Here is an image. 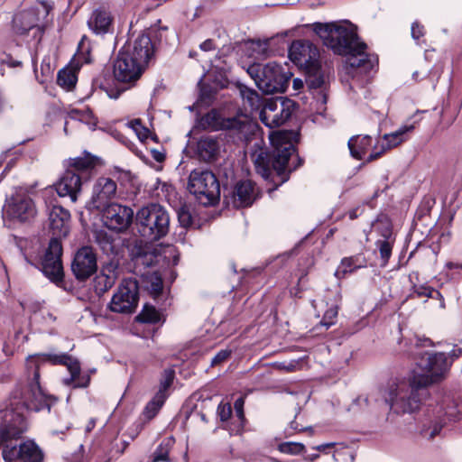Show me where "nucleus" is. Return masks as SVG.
Wrapping results in <instances>:
<instances>
[{
    "mask_svg": "<svg viewBox=\"0 0 462 462\" xmlns=\"http://www.w3.org/2000/svg\"><path fill=\"white\" fill-rule=\"evenodd\" d=\"M256 196V189L252 181L238 182L234 191V204L237 208L248 207L253 204Z\"/></svg>",
    "mask_w": 462,
    "mask_h": 462,
    "instance_id": "obj_25",
    "label": "nucleus"
},
{
    "mask_svg": "<svg viewBox=\"0 0 462 462\" xmlns=\"http://www.w3.org/2000/svg\"><path fill=\"white\" fill-rule=\"evenodd\" d=\"M178 220L181 226L188 227L192 224V215L190 209L187 206H181L178 211Z\"/></svg>",
    "mask_w": 462,
    "mask_h": 462,
    "instance_id": "obj_41",
    "label": "nucleus"
},
{
    "mask_svg": "<svg viewBox=\"0 0 462 462\" xmlns=\"http://www.w3.org/2000/svg\"><path fill=\"white\" fill-rule=\"evenodd\" d=\"M18 458L22 462H42L43 454L33 441H25L19 446Z\"/></svg>",
    "mask_w": 462,
    "mask_h": 462,
    "instance_id": "obj_27",
    "label": "nucleus"
},
{
    "mask_svg": "<svg viewBox=\"0 0 462 462\" xmlns=\"http://www.w3.org/2000/svg\"><path fill=\"white\" fill-rule=\"evenodd\" d=\"M116 279V266L109 264L104 267L100 274L96 277V288L101 292H106L114 286Z\"/></svg>",
    "mask_w": 462,
    "mask_h": 462,
    "instance_id": "obj_28",
    "label": "nucleus"
},
{
    "mask_svg": "<svg viewBox=\"0 0 462 462\" xmlns=\"http://www.w3.org/2000/svg\"><path fill=\"white\" fill-rule=\"evenodd\" d=\"M137 319L143 323H157L160 320V314L154 307L144 306Z\"/></svg>",
    "mask_w": 462,
    "mask_h": 462,
    "instance_id": "obj_38",
    "label": "nucleus"
},
{
    "mask_svg": "<svg viewBox=\"0 0 462 462\" xmlns=\"http://www.w3.org/2000/svg\"><path fill=\"white\" fill-rule=\"evenodd\" d=\"M145 69L144 65L122 50L114 63V76L120 82L134 84L141 78Z\"/></svg>",
    "mask_w": 462,
    "mask_h": 462,
    "instance_id": "obj_13",
    "label": "nucleus"
},
{
    "mask_svg": "<svg viewBox=\"0 0 462 462\" xmlns=\"http://www.w3.org/2000/svg\"><path fill=\"white\" fill-rule=\"evenodd\" d=\"M217 414L222 421H226L232 414V408L229 403H220L217 407Z\"/></svg>",
    "mask_w": 462,
    "mask_h": 462,
    "instance_id": "obj_45",
    "label": "nucleus"
},
{
    "mask_svg": "<svg viewBox=\"0 0 462 462\" xmlns=\"http://www.w3.org/2000/svg\"><path fill=\"white\" fill-rule=\"evenodd\" d=\"M5 207L6 217L22 223L31 221L37 214L32 199L22 189L11 196Z\"/></svg>",
    "mask_w": 462,
    "mask_h": 462,
    "instance_id": "obj_12",
    "label": "nucleus"
},
{
    "mask_svg": "<svg viewBox=\"0 0 462 462\" xmlns=\"http://www.w3.org/2000/svg\"><path fill=\"white\" fill-rule=\"evenodd\" d=\"M102 209L105 225L109 229L122 232L130 226L134 217V211L131 208L117 203H110Z\"/></svg>",
    "mask_w": 462,
    "mask_h": 462,
    "instance_id": "obj_16",
    "label": "nucleus"
},
{
    "mask_svg": "<svg viewBox=\"0 0 462 462\" xmlns=\"http://www.w3.org/2000/svg\"><path fill=\"white\" fill-rule=\"evenodd\" d=\"M296 134L293 131H275L270 134V141L273 148L272 155L261 150L252 154L255 171L264 180H268L274 171L282 182L287 180V165L290 157L295 152L293 141Z\"/></svg>",
    "mask_w": 462,
    "mask_h": 462,
    "instance_id": "obj_4",
    "label": "nucleus"
},
{
    "mask_svg": "<svg viewBox=\"0 0 462 462\" xmlns=\"http://www.w3.org/2000/svg\"><path fill=\"white\" fill-rule=\"evenodd\" d=\"M290 59L298 66L307 69L319 65V52L309 41H295L289 49Z\"/></svg>",
    "mask_w": 462,
    "mask_h": 462,
    "instance_id": "obj_17",
    "label": "nucleus"
},
{
    "mask_svg": "<svg viewBox=\"0 0 462 462\" xmlns=\"http://www.w3.org/2000/svg\"><path fill=\"white\" fill-rule=\"evenodd\" d=\"M116 189L117 185L114 180L105 177L97 179L92 188L90 207L97 210L106 207L116 198Z\"/></svg>",
    "mask_w": 462,
    "mask_h": 462,
    "instance_id": "obj_19",
    "label": "nucleus"
},
{
    "mask_svg": "<svg viewBox=\"0 0 462 462\" xmlns=\"http://www.w3.org/2000/svg\"><path fill=\"white\" fill-rule=\"evenodd\" d=\"M71 270L79 281H85L97 270V256L89 246L81 247L75 254Z\"/></svg>",
    "mask_w": 462,
    "mask_h": 462,
    "instance_id": "obj_18",
    "label": "nucleus"
},
{
    "mask_svg": "<svg viewBox=\"0 0 462 462\" xmlns=\"http://www.w3.org/2000/svg\"><path fill=\"white\" fill-rule=\"evenodd\" d=\"M442 429V423L437 420L428 419L422 423L421 434L427 439H433Z\"/></svg>",
    "mask_w": 462,
    "mask_h": 462,
    "instance_id": "obj_36",
    "label": "nucleus"
},
{
    "mask_svg": "<svg viewBox=\"0 0 462 462\" xmlns=\"http://www.w3.org/2000/svg\"><path fill=\"white\" fill-rule=\"evenodd\" d=\"M139 293L137 282L132 279L125 280L113 295L109 309L116 313L131 314L138 303Z\"/></svg>",
    "mask_w": 462,
    "mask_h": 462,
    "instance_id": "obj_11",
    "label": "nucleus"
},
{
    "mask_svg": "<svg viewBox=\"0 0 462 462\" xmlns=\"http://www.w3.org/2000/svg\"><path fill=\"white\" fill-rule=\"evenodd\" d=\"M151 289L153 294L159 295L162 291V281L161 278H155L151 284Z\"/></svg>",
    "mask_w": 462,
    "mask_h": 462,
    "instance_id": "obj_54",
    "label": "nucleus"
},
{
    "mask_svg": "<svg viewBox=\"0 0 462 462\" xmlns=\"http://www.w3.org/2000/svg\"><path fill=\"white\" fill-rule=\"evenodd\" d=\"M231 355V351L225 349L219 351L211 360V365H217L226 361Z\"/></svg>",
    "mask_w": 462,
    "mask_h": 462,
    "instance_id": "obj_47",
    "label": "nucleus"
},
{
    "mask_svg": "<svg viewBox=\"0 0 462 462\" xmlns=\"http://www.w3.org/2000/svg\"><path fill=\"white\" fill-rule=\"evenodd\" d=\"M278 450L288 455H299L304 450V445L300 442H283L278 445Z\"/></svg>",
    "mask_w": 462,
    "mask_h": 462,
    "instance_id": "obj_39",
    "label": "nucleus"
},
{
    "mask_svg": "<svg viewBox=\"0 0 462 462\" xmlns=\"http://www.w3.org/2000/svg\"><path fill=\"white\" fill-rule=\"evenodd\" d=\"M154 50V43L152 42L151 36L145 32L138 35L133 43L123 48L125 52L129 53L145 67L153 56Z\"/></svg>",
    "mask_w": 462,
    "mask_h": 462,
    "instance_id": "obj_21",
    "label": "nucleus"
},
{
    "mask_svg": "<svg viewBox=\"0 0 462 462\" xmlns=\"http://www.w3.org/2000/svg\"><path fill=\"white\" fill-rule=\"evenodd\" d=\"M136 223L142 236L158 240L169 232L170 216L162 206L152 203L138 210Z\"/></svg>",
    "mask_w": 462,
    "mask_h": 462,
    "instance_id": "obj_6",
    "label": "nucleus"
},
{
    "mask_svg": "<svg viewBox=\"0 0 462 462\" xmlns=\"http://www.w3.org/2000/svg\"><path fill=\"white\" fill-rule=\"evenodd\" d=\"M416 293L419 296H426L429 298H433L434 295H439V292L438 291H435L432 288L430 287H420L417 289Z\"/></svg>",
    "mask_w": 462,
    "mask_h": 462,
    "instance_id": "obj_52",
    "label": "nucleus"
},
{
    "mask_svg": "<svg viewBox=\"0 0 462 462\" xmlns=\"http://www.w3.org/2000/svg\"><path fill=\"white\" fill-rule=\"evenodd\" d=\"M188 189L197 200L204 205H214L220 198V185L215 174L204 168L190 171Z\"/></svg>",
    "mask_w": 462,
    "mask_h": 462,
    "instance_id": "obj_8",
    "label": "nucleus"
},
{
    "mask_svg": "<svg viewBox=\"0 0 462 462\" xmlns=\"http://www.w3.org/2000/svg\"><path fill=\"white\" fill-rule=\"evenodd\" d=\"M97 242L99 243L101 248L105 252L111 251L113 248L112 243L109 240V238L106 236V235H99L97 236Z\"/></svg>",
    "mask_w": 462,
    "mask_h": 462,
    "instance_id": "obj_50",
    "label": "nucleus"
},
{
    "mask_svg": "<svg viewBox=\"0 0 462 462\" xmlns=\"http://www.w3.org/2000/svg\"><path fill=\"white\" fill-rule=\"evenodd\" d=\"M129 124L130 126L134 130V132L138 135L139 139L143 141L147 138L149 130L142 125L141 121L139 119H134L131 121Z\"/></svg>",
    "mask_w": 462,
    "mask_h": 462,
    "instance_id": "obj_44",
    "label": "nucleus"
},
{
    "mask_svg": "<svg viewBox=\"0 0 462 462\" xmlns=\"http://www.w3.org/2000/svg\"><path fill=\"white\" fill-rule=\"evenodd\" d=\"M275 367L279 370H282L285 372H293L297 370V367L299 365V362L295 360H291L289 362H278L275 365Z\"/></svg>",
    "mask_w": 462,
    "mask_h": 462,
    "instance_id": "obj_46",
    "label": "nucleus"
},
{
    "mask_svg": "<svg viewBox=\"0 0 462 462\" xmlns=\"http://www.w3.org/2000/svg\"><path fill=\"white\" fill-rule=\"evenodd\" d=\"M50 362L53 365H66L70 377L65 378L63 383L66 385L73 384V388H86L90 382L88 374L80 375V365L77 359L66 354H37L30 356L26 360V369L32 378L26 383L25 392L23 388L14 392V397L22 400L23 403L35 411L44 408L50 410L51 405L56 399L51 395H47L40 385L39 368L42 363Z\"/></svg>",
    "mask_w": 462,
    "mask_h": 462,
    "instance_id": "obj_1",
    "label": "nucleus"
},
{
    "mask_svg": "<svg viewBox=\"0 0 462 462\" xmlns=\"http://www.w3.org/2000/svg\"><path fill=\"white\" fill-rule=\"evenodd\" d=\"M95 167L94 159L91 157H78L71 161L70 169L81 176H88V180L91 177V172Z\"/></svg>",
    "mask_w": 462,
    "mask_h": 462,
    "instance_id": "obj_32",
    "label": "nucleus"
},
{
    "mask_svg": "<svg viewBox=\"0 0 462 462\" xmlns=\"http://www.w3.org/2000/svg\"><path fill=\"white\" fill-rule=\"evenodd\" d=\"M152 157L154 161H156L158 162H162L165 160L164 152L158 151V150L152 151Z\"/></svg>",
    "mask_w": 462,
    "mask_h": 462,
    "instance_id": "obj_55",
    "label": "nucleus"
},
{
    "mask_svg": "<svg viewBox=\"0 0 462 462\" xmlns=\"http://www.w3.org/2000/svg\"><path fill=\"white\" fill-rule=\"evenodd\" d=\"M215 48L212 40H206L200 44V49L204 51H211Z\"/></svg>",
    "mask_w": 462,
    "mask_h": 462,
    "instance_id": "obj_56",
    "label": "nucleus"
},
{
    "mask_svg": "<svg viewBox=\"0 0 462 462\" xmlns=\"http://www.w3.org/2000/svg\"><path fill=\"white\" fill-rule=\"evenodd\" d=\"M219 150L218 143L213 137H203L198 142L197 152L199 158L208 162L213 160Z\"/></svg>",
    "mask_w": 462,
    "mask_h": 462,
    "instance_id": "obj_29",
    "label": "nucleus"
},
{
    "mask_svg": "<svg viewBox=\"0 0 462 462\" xmlns=\"http://www.w3.org/2000/svg\"><path fill=\"white\" fill-rule=\"evenodd\" d=\"M306 70V84L310 88L316 89L324 84V77L320 70V64L316 68H309Z\"/></svg>",
    "mask_w": 462,
    "mask_h": 462,
    "instance_id": "obj_33",
    "label": "nucleus"
},
{
    "mask_svg": "<svg viewBox=\"0 0 462 462\" xmlns=\"http://www.w3.org/2000/svg\"><path fill=\"white\" fill-rule=\"evenodd\" d=\"M321 448H323V446H319V447H318V449H319V450H320Z\"/></svg>",
    "mask_w": 462,
    "mask_h": 462,
    "instance_id": "obj_64",
    "label": "nucleus"
},
{
    "mask_svg": "<svg viewBox=\"0 0 462 462\" xmlns=\"http://www.w3.org/2000/svg\"><path fill=\"white\" fill-rule=\"evenodd\" d=\"M173 379H174V371L165 370L163 373V378L160 383V389L157 392V393H162L165 400L167 398L166 392L169 389V387L171 385Z\"/></svg>",
    "mask_w": 462,
    "mask_h": 462,
    "instance_id": "obj_40",
    "label": "nucleus"
},
{
    "mask_svg": "<svg viewBox=\"0 0 462 462\" xmlns=\"http://www.w3.org/2000/svg\"><path fill=\"white\" fill-rule=\"evenodd\" d=\"M50 227L53 235L66 236L69 231L70 214L60 206H53L49 214Z\"/></svg>",
    "mask_w": 462,
    "mask_h": 462,
    "instance_id": "obj_23",
    "label": "nucleus"
},
{
    "mask_svg": "<svg viewBox=\"0 0 462 462\" xmlns=\"http://www.w3.org/2000/svg\"><path fill=\"white\" fill-rule=\"evenodd\" d=\"M293 105L291 100H276L267 103L260 113V118L270 128L280 126L291 116Z\"/></svg>",
    "mask_w": 462,
    "mask_h": 462,
    "instance_id": "obj_15",
    "label": "nucleus"
},
{
    "mask_svg": "<svg viewBox=\"0 0 462 462\" xmlns=\"http://www.w3.org/2000/svg\"><path fill=\"white\" fill-rule=\"evenodd\" d=\"M51 5L46 1H39L27 10L16 14L13 19V30L17 35H26L29 31L37 29L42 31V22L51 10Z\"/></svg>",
    "mask_w": 462,
    "mask_h": 462,
    "instance_id": "obj_10",
    "label": "nucleus"
},
{
    "mask_svg": "<svg viewBox=\"0 0 462 462\" xmlns=\"http://www.w3.org/2000/svg\"><path fill=\"white\" fill-rule=\"evenodd\" d=\"M340 268L344 273L348 272L351 273L356 268V265L354 264V259L351 257L343 259Z\"/></svg>",
    "mask_w": 462,
    "mask_h": 462,
    "instance_id": "obj_53",
    "label": "nucleus"
},
{
    "mask_svg": "<svg viewBox=\"0 0 462 462\" xmlns=\"http://www.w3.org/2000/svg\"><path fill=\"white\" fill-rule=\"evenodd\" d=\"M357 209H353L349 212V217L350 219H356L357 217Z\"/></svg>",
    "mask_w": 462,
    "mask_h": 462,
    "instance_id": "obj_60",
    "label": "nucleus"
},
{
    "mask_svg": "<svg viewBox=\"0 0 462 462\" xmlns=\"http://www.w3.org/2000/svg\"><path fill=\"white\" fill-rule=\"evenodd\" d=\"M20 388H23L25 392L26 383L24 385H18L12 393V399L14 401L12 405H15L16 407L6 409L1 411V418L3 422L0 425V439L2 441L16 439L20 438L27 429L25 419L23 414L18 411H14V410H18L19 405H22L28 410L33 411L32 409H30L24 405L22 400L14 397V392Z\"/></svg>",
    "mask_w": 462,
    "mask_h": 462,
    "instance_id": "obj_9",
    "label": "nucleus"
},
{
    "mask_svg": "<svg viewBox=\"0 0 462 462\" xmlns=\"http://www.w3.org/2000/svg\"><path fill=\"white\" fill-rule=\"evenodd\" d=\"M414 129V125H402L395 132L386 134L383 137V143L381 144V151L372 152L366 159L367 162H372L381 156V154L386 151L393 149L405 141V134L411 132Z\"/></svg>",
    "mask_w": 462,
    "mask_h": 462,
    "instance_id": "obj_24",
    "label": "nucleus"
},
{
    "mask_svg": "<svg viewBox=\"0 0 462 462\" xmlns=\"http://www.w3.org/2000/svg\"><path fill=\"white\" fill-rule=\"evenodd\" d=\"M373 140L369 135H357L348 141L350 153L356 159H363L367 150L371 147Z\"/></svg>",
    "mask_w": 462,
    "mask_h": 462,
    "instance_id": "obj_30",
    "label": "nucleus"
},
{
    "mask_svg": "<svg viewBox=\"0 0 462 462\" xmlns=\"http://www.w3.org/2000/svg\"><path fill=\"white\" fill-rule=\"evenodd\" d=\"M270 39L263 41L250 40L245 43V51L250 57L264 59L269 52Z\"/></svg>",
    "mask_w": 462,
    "mask_h": 462,
    "instance_id": "obj_31",
    "label": "nucleus"
},
{
    "mask_svg": "<svg viewBox=\"0 0 462 462\" xmlns=\"http://www.w3.org/2000/svg\"><path fill=\"white\" fill-rule=\"evenodd\" d=\"M238 88L245 112L226 117L219 112L212 110L202 118V122L214 130H226L239 140L247 141L258 128L257 123L253 120L249 113L260 108L261 97L255 90L246 86L239 85Z\"/></svg>",
    "mask_w": 462,
    "mask_h": 462,
    "instance_id": "obj_3",
    "label": "nucleus"
},
{
    "mask_svg": "<svg viewBox=\"0 0 462 462\" xmlns=\"http://www.w3.org/2000/svg\"><path fill=\"white\" fill-rule=\"evenodd\" d=\"M95 425H96V421H95V420H94V419H91V420L88 422V424H87V426H86V431H87V432H90V431L95 428Z\"/></svg>",
    "mask_w": 462,
    "mask_h": 462,
    "instance_id": "obj_59",
    "label": "nucleus"
},
{
    "mask_svg": "<svg viewBox=\"0 0 462 462\" xmlns=\"http://www.w3.org/2000/svg\"><path fill=\"white\" fill-rule=\"evenodd\" d=\"M247 72L258 88L265 94L284 92L291 78V73L283 71L282 67L276 62L253 64L249 66Z\"/></svg>",
    "mask_w": 462,
    "mask_h": 462,
    "instance_id": "obj_7",
    "label": "nucleus"
},
{
    "mask_svg": "<svg viewBox=\"0 0 462 462\" xmlns=\"http://www.w3.org/2000/svg\"><path fill=\"white\" fill-rule=\"evenodd\" d=\"M87 180L88 176L67 170L55 184V189L60 197H69L75 203L81 193L83 183Z\"/></svg>",
    "mask_w": 462,
    "mask_h": 462,
    "instance_id": "obj_20",
    "label": "nucleus"
},
{
    "mask_svg": "<svg viewBox=\"0 0 462 462\" xmlns=\"http://www.w3.org/2000/svg\"><path fill=\"white\" fill-rule=\"evenodd\" d=\"M85 40H86V37L84 36V37L81 39L80 42H79V47L83 46V44H84V41H85Z\"/></svg>",
    "mask_w": 462,
    "mask_h": 462,
    "instance_id": "obj_62",
    "label": "nucleus"
},
{
    "mask_svg": "<svg viewBox=\"0 0 462 462\" xmlns=\"http://www.w3.org/2000/svg\"><path fill=\"white\" fill-rule=\"evenodd\" d=\"M380 255L383 260V264L385 265L392 254V245L386 240H380L377 242Z\"/></svg>",
    "mask_w": 462,
    "mask_h": 462,
    "instance_id": "obj_43",
    "label": "nucleus"
},
{
    "mask_svg": "<svg viewBox=\"0 0 462 462\" xmlns=\"http://www.w3.org/2000/svg\"><path fill=\"white\" fill-rule=\"evenodd\" d=\"M17 453H18V448L16 447H14L10 449H8V448L6 447L3 450V457L5 461H11V460L18 458Z\"/></svg>",
    "mask_w": 462,
    "mask_h": 462,
    "instance_id": "obj_51",
    "label": "nucleus"
},
{
    "mask_svg": "<svg viewBox=\"0 0 462 462\" xmlns=\"http://www.w3.org/2000/svg\"><path fill=\"white\" fill-rule=\"evenodd\" d=\"M424 35V28L418 22H414L411 25V37L414 40H419Z\"/></svg>",
    "mask_w": 462,
    "mask_h": 462,
    "instance_id": "obj_49",
    "label": "nucleus"
},
{
    "mask_svg": "<svg viewBox=\"0 0 462 462\" xmlns=\"http://www.w3.org/2000/svg\"><path fill=\"white\" fill-rule=\"evenodd\" d=\"M57 82L61 88L70 90L77 82L76 73L71 69H62L58 73Z\"/></svg>",
    "mask_w": 462,
    "mask_h": 462,
    "instance_id": "obj_35",
    "label": "nucleus"
},
{
    "mask_svg": "<svg viewBox=\"0 0 462 462\" xmlns=\"http://www.w3.org/2000/svg\"><path fill=\"white\" fill-rule=\"evenodd\" d=\"M174 443L173 438L163 439L153 452L151 462H165L169 460V452Z\"/></svg>",
    "mask_w": 462,
    "mask_h": 462,
    "instance_id": "obj_34",
    "label": "nucleus"
},
{
    "mask_svg": "<svg viewBox=\"0 0 462 462\" xmlns=\"http://www.w3.org/2000/svg\"><path fill=\"white\" fill-rule=\"evenodd\" d=\"M402 387L410 388L411 387V379L409 380L408 383H399V384H396V385L393 386L390 389L388 401L390 402L391 409L393 410V411L397 412V413L413 412L414 411H416L419 408L420 403L421 402V398L426 395V392H427L426 388H424V389H416L412 393V394L403 398L401 401V402H403L404 404H409L411 401H413L414 397L417 399L418 402H417V405L415 407L411 408V410H407V411L403 410L402 411L401 408H398V404H397L399 397H400L399 392H400V389L402 388Z\"/></svg>",
    "mask_w": 462,
    "mask_h": 462,
    "instance_id": "obj_22",
    "label": "nucleus"
},
{
    "mask_svg": "<svg viewBox=\"0 0 462 462\" xmlns=\"http://www.w3.org/2000/svg\"><path fill=\"white\" fill-rule=\"evenodd\" d=\"M61 254L60 241L57 237L51 239L42 262V271L46 277L55 283L62 282L64 275L60 259Z\"/></svg>",
    "mask_w": 462,
    "mask_h": 462,
    "instance_id": "obj_14",
    "label": "nucleus"
},
{
    "mask_svg": "<svg viewBox=\"0 0 462 462\" xmlns=\"http://www.w3.org/2000/svg\"><path fill=\"white\" fill-rule=\"evenodd\" d=\"M112 24V17L105 9H97L93 12L88 25L97 34L106 33Z\"/></svg>",
    "mask_w": 462,
    "mask_h": 462,
    "instance_id": "obj_26",
    "label": "nucleus"
},
{
    "mask_svg": "<svg viewBox=\"0 0 462 462\" xmlns=\"http://www.w3.org/2000/svg\"><path fill=\"white\" fill-rule=\"evenodd\" d=\"M165 402L162 393H156L151 402L146 405L143 414L146 418L152 419Z\"/></svg>",
    "mask_w": 462,
    "mask_h": 462,
    "instance_id": "obj_37",
    "label": "nucleus"
},
{
    "mask_svg": "<svg viewBox=\"0 0 462 462\" xmlns=\"http://www.w3.org/2000/svg\"><path fill=\"white\" fill-rule=\"evenodd\" d=\"M418 356L416 364L425 372L424 374H415L411 377V387H402L399 392L398 408L402 411L411 410L417 405V399L414 397L409 404H404L401 401L406 396H410L416 389H424L432 383L441 381L448 373L451 361L445 353L435 352H416Z\"/></svg>",
    "mask_w": 462,
    "mask_h": 462,
    "instance_id": "obj_5",
    "label": "nucleus"
},
{
    "mask_svg": "<svg viewBox=\"0 0 462 462\" xmlns=\"http://www.w3.org/2000/svg\"><path fill=\"white\" fill-rule=\"evenodd\" d=\"M357 403H366L367 402V399L366 398H363V397H359L356 399V401Z\"/></svg>",
    "mask_w": 462,
    "mask_h": 462,
    "instance_id": "obj_61",
    "label": "nucleus"
},
{
    "mask_svg": "<svg viewBox=\"0 0 462 462\" xmlns=\"http://www.w3.org/2000/svg\"><path fill=\"white\" fill-rule=\"evenodd\" d=\"M314 32L323 43L339 55L346 56V71L354 76V70L368 72L377 61L365 52L366 44L359 42L355 26L350 23H315Z\"/></svg>",
    "mask_w": 462,
    "mask_h": 462,
    "instance_id": "obj_2",
    "label": "nucleus"
},
{
    "mask_svg": "<svg viewBox=\"0 0 462 462\" xmlns=\"http://www.w3.org/2000/svg\"><path fill=\"white\" fill-rule=\"evenodd\" d=\"M244 403H245V402H244L243 398H238L234 403V409L236 411V415L237 416V418L240 420H244V419H245Z\"/></svg>",
    "mask_w": 462,
    "mask_h": 462,
    "instance_id": "obj_48",
    "label": "nucleus"
},
{
    "mask_svg": "<svg viewBox=\"0 0 462 462\" xmlns=\"http://www.w3.org/2000/svg\"><path fill=\"white\" fill-rule=\"evenodd\" d=\"M189 56L190 57H193L194 56V53L192 51L189 52Z\"/></svg>",
    "mask_w": 462,
    "mask_h": 462,
    "instance_id": "obj_63",
    "label": "nucleus"
},
{
    "mask_svg": "<svg viewBox=\"0 0 462 462\" xmlns=\"http://www.w3.org/2000/svg\"><path fill=\"white\" fill-rule=\"evenodd\" d=\"M337 316V307L334 306L329 308L324 314L320 325L328 328L330 326L335 324Z\"/></svg>",
    "mask_w": 462,
    "mask_h": 462,
    "instance_id": "obj_42",
    "label": "nucleus"
},
{
    "mask_svg": "<svg viewBox=\"0 0 462 462\" xmlns=\"http://www.w3.org/2000/svg\"><path fill=\"white\" fill-rule=\"evenodd\" d=\"M462 355V348H459L457 350H453L450 357H448L449 361H453L455 357H458Z\"/></svg>",
    "mask_w": 462,
    "mask_h": 462,
    "instance_id": "obj_58",
    "label": "nucleus"
},
{
    "mask_svg": "<svg viewBox=\"0 0 462 462\" xmlns=\"http://www.w3.org/2000/svg\"><path fill=\"white\" fill-rule=\"evenodd\" d=\"M304 86V81L301 79L296 78L292 81V87L295 90H300Z\"/></svg>",
    "mask_w": 462,
    "mask_h": 462,
    "instance_id": "obj_57",
    "label": "nucleus"
}]
</instances>
